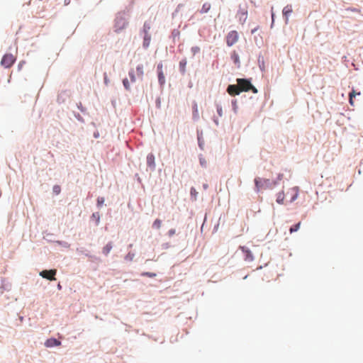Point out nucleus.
<instances>
[{
  "instance_id": "nucleus-4",
  "label": "nucleus",
  "mask_w": 363,
  "mask_h": 363,
  "mask_svg": "<svg viewBox=\"0 0 363 363\" xmlns=\"http://www.w3.org/2000/svg\"><path fill=\"white\" fill-rule=\"evenodd\" d=\"M239 39V35L237 31H230L226 36V44L228 46L231 47L235 45Z\"/></svg>"
},
{
  "instance_id": "nucleus-31",
  "label": "nucleus",
  "mask_w": 363,
  "mask_h": 363,
  "mask_svg": "<svg viewBox=\"0 0 363 363\" xmlns=\"http://www.w3.org/2000/svg\"><path fill=\"white\" fill-rule=\"evenodd\" d=\"M162 67H163L162 63H159L157 65V71H158V72H160V71H162Z\"/></svg>"
},
{
  "instance_id": "nucleus-3",
  "label": "nucleus",
  "mask_w": 363,
  "mask_h": 363,
  "mask_svg": "<svg viewBox=\"0 0 363 363\" xmlns=\"http://www.w3.org/2000/svg\"><path fill=\"white\" fill-rule=\"evenodd\" d=\"M16 61V57L12 54H6L1 59V65L5 68L11 67Z\"/></svg>"
},
{
  "instance_id": "nucleus-35",
  "label": "nucleus",
  "mask_w": 363,
  "mask_h": 363,
  "mask_svg": "<svg viewBox=\"0 0 363 363\" xmlns=\"http://www.w3.org/2000/svg\"><path fill=\"white\" fill-rule=\"evenodd\" d=\"M194 52L198 51V50H199V48H194Z\"/></svg>"
},
{
  "instance_id": "nucleus-17",
  "label": "nucleus",
  "mask_w": 363,
  "mask_h": 363,
  "mask_svg": "<svg viewBox=\"0 0 363 363\" xmlns=\"http://www.w3.org/2000/svg\"><path fill=\"white\" fill-rule=\"evenodd\" d=\"M158 81L161 85H163L165 82V78L163 71L158 72Z\"/></svg>"
},
{
  "instance_id": "nucleus-33",
  "label": "nucleus",
  "mask_w": 363,
  "mask_h": 363,
  "mask_svg": "<svg viewBox=\"0 0 363 363\" xmlns=\"http://www.w3.org/2000/svg\"><path fill=\"white\" fill-rule=\"evenodd\" d=\"M134 255H130V253L127 255L126 258L130 259V260L133 259Z\"/></svg>"
},
{
  "instance_id": "nucleus-12",
  "label": "nucleus",
  "mask_w": 363,
  "mask_h": 363,
  "mask_svg": "<svg viewBox=\"0 0 363 363\" xmlns=\"http://www.w3.org/2000/svg\"><path fill=\"white\" fill-rule=\"evenodd\" d=\"M285 194L284 191H281L277 194L276 201L279 204H284Z\"/></svg>"
},
{
  "instance_id": "nucleus-9",
  "label": "nucleus",
  "mask_w": 363,
  "mask_h": 363,
  "mask_svg": "<svg viewBox=\"0 0 363 363\" xmlns=\"http://www.w3.org/2000/svg\"><path fill=\"white\" fill-rule=\"evenodd\" d=\"M240 249L245 254L246 259H248V260H252L253 259V256L252 255L251 251L249 249H247V247H245L244 246H240Z\"/></svg>"
},
{
  "instance_id": "nucleus-32",
  "label": "nucleus",
  "mask_w": 363,
  "mask_h": 363,
  "mask_svg": "<svg viewBox=\"0 0 363 363\" xmlns=\"http://www.w3.org/2000/svg\"><path fill=\"white\" fill-rule=\"evenodd\" d=\"M93 217L96 218L97 221L99 220V215L98 213H94Z\"/></svg>"
},
{
  "instance_id": "nucleus-2",
  "label": "nucleus",
  "mask_w": 363,
  "mask_h": 363,
  "mask_svg": "<svg viewBox=\"0 0 363 363\" xmlns=\"http://www.w3.org/2000/svg\"><path fill=\"white\" fill-rule=\"evenodd\" d=\"M255 184L257 191H259L263 189L270 188L272 186V184L269 179H261L259 177L255 179Z\"/></svg>"
},
{
  "instance_id": "nucleus-7",
  "label": "nucleus",
  "mask_w": 363,
  "mask_h": 363,
  "mask_svg": "<svg viewBox=\"0 0 363 363\" xmlns=\"http://www.w3.org/2000/svg\"><path fill=\"white\" fill-rule=\"evenodd\" d=\"M228 93L230 96H235L240 94V89L238 87V85L231 84L228 86L227 89Z\"/></svg>"
},
{
  "instance_id": "nucleus-19",
  "label": "nucleus",
  "mask_w": 363,
  "mask_h": 363,
  "mask_svg": "<svg viewBox=\"0 0 363 363\" xmlns=\"http://www.w3.org/2000/svg\"><path fill=\"white\" fill-rule=\"evenodd\" d=\"M292 12V9L291 8V6H286L283 9V14L288 17V16Z\"/></svg>"
},
{
  "instance_id": "nucleus-10",
  "label": "nucleus",
  "mask_w": 363,
  "mask_h": 363,
  "mask_svg": "<svg viewBox=\"0 0 363 363\" xmlns=\"http://www.w3.org/2000/svg\"><path fill=\"white\" fill-rule=\"evenodd\" d=\"M147 165L154 169L155 167V156L152 153H150L147 155Z\"/></svg>"
},
{
  "instance_id": "nucleus-6",
  "label": "nucleus",
  "mask_w": 363,
  "mask_h": 363,
  "mask_svg": "<svg viewBox=\"0 0 363 363\" xmlns=\"http://www.w3.org/2000/svg\"><path fill=\"white\" fill-rule=\"evenodd\" d=\"M56 272V269L43 270L40 272V275L45 279L52 281L55 280V276Z\"/></svg>"
},
{
  "instance_id": "nucleus-13",
  "label": "nucleus",
  "mask_w": 363,
  "mask_h": 363,
  "mask_svg": "<svg viewBox=\"0 0 363 363\" xmlns=\"http://www.w3.org/2000/svg\"><path fill=\"white\" fill-rule=\"evenodd\" d=\"M357 95H360V92H356L354 89L349 94V102L351 106H354L353 98Z\"/></svg>"
},
{
  "instance_id": "nucleus-11",
  "label": "nucleus",
  "mask_w": 363,
  "mask_h": 363,
  "mask_svg": "<svg viewBox=\"0 0 363 363\" xmlns=\"http://www.w3.org/2000/svg\"><path fill=\"white\" fill-rule=\"evenodd\" d=\"M136 75L137 77L142 79L144 75V66L143 65H138L136 67Z\"/></svg>"
},
{
  "instance_id": "nucleus-5",
  "label": "nucleus",
  "mask_w": 363,
  "mask_h": 363,
  "mask_svg": "<svg viewBox=\"0 0 363 363\" xmlns=\"http://www.w3.org/2000/svg\"><path fill=\"white\" fill-rule=\"evenodd\" d=\"M299 189L297 186L292 187L286 191V196L289 199L290 202L294 201L298 195Z\"/></svg>"
},
{
  "instance_id": "nucleus-28",
  "label": "nucleus",
  "mask_w": 363,
  "mask_h": 363,
  "mask_svg": "<svg viewBox=\"0 0 363 363\" xmlns=\"http://www.w3.org/2000/svg\"><path fill=\"white\" fill-rule=\"evenodd\" d=\"M217 111H218V113L220 116H222L223 115V110H222V108L220 106H218L217 107Z\"/></svg>"
},
{
  "instance_id": "nucleus-16",
  "label": "nucleus",
  "mask_w": 363,
  "mask_h": 363,
  "mask_svg": "<svg viewBox=\"0 0 363 363\" xmlns=\"http://www.w3.org/2000/svg\"><path fill=\"white\" fill-rule=\"evenodd\" d=\"M301 222H298V223L292 225L289 229L290 233H293L298 231L301 227Z\"/></svg>"
},
{
  "instance_id": "nucleus-22",
  "label": "nucleus",
  "mask_w": 363,
  "mask_h": 363,
  "mask_svg": "<svg viewBox=\"0 0 363 363\" xmlns=\"http://www.w3.org/2000/svg\"><path fill=\"white\" fill-rule=\"evenodd\" d=\"M141 275L143 276V277H147L153 278V277H155L157 274L155 273H153V272H143L141 274Z\"/></svg>"
},
{
  "instance_id": "nucleus-20",
  "label": "nucleus",
  "mask_w": 363,
  "mask_h": 363,
  "mask_svg": "<svg viewBox=\"0 0 363 363\" xmlns=\"http://www.w3.org/2000/svg\"><path fill=\"white\" fill-rule=\"evenodd\" d=\"M161 225L162 220L160 219H156L152 224V227L157 229H160L161 228Z\"/></svg>"
},
{
  "instance_id": "nucleus-1",
  "label": "nucleus",
  "mask_w": 363,
  "mask_h": 363,
  "mask_svg": "<svg viewBox=\"0 0 363 363\" xmlns=\"http://www.w3.org/2000/svg\"><path fill=\"white\" fill-rule=\"evenodd\" d=\"M237 83L239 89H240V92L248 91L250 90H252L253 93L257 92V89L251 84L248 79H238Z\"/></svg>"
},
{
  "instance_id": "nucleus-8",
  "label": "nucleus",
  "mask_w": 363,
  "mask_h": 363,
  "mask_svg": "<svg viewBox=\"0 0 363 363\" xmlns=\"http://www.w3.org/2000/svg\"><path fill=\"white\" fill-rule=\"evenodd\" d=\"M60 345H61V342L55 338L48 339L46 340V342H45V345L47 347H52L54 346H60Z\"/></svg>"
},
{
  "instance_id": "nucleus-18",
  "label": "nucleus",
  "mask_w": 363,
  "mask_h": 363,
  "mask_svg": "<svg viewBox=\"0 0 363 363\" xmlns=\"http://www.w3.org/2000/svg\"><path fill=\"white\" fill-rule=\"evenodd\" d=\"M145 29H146L145 26ZM145 32L147 33V30H145ZM150 37L148 35L147 33H146L145 38H144V43H143L144 47H146V48L148 47L149 43H150Z\"/></svg>"
},
{
  "instance_id": "nucleus-26",
  "label": "nucleus",
  "mask_w": 363,
  "mask_h": 363,
  "mask_svg": "<svg viewBox=\"0 0 363 363\" xmlns=\"http://www.w3.org/2000/svg\"><path fill=\"white\" fill-rule=\"evenodd\" d=\"M123 84L127 90H130V84L128 79H124L123 80Z\"/></svg>"
},
{
  "instance_id": "nucleus-14",
  "label": "nucleus",
  "mask_w": 363,
  "mask_h": 363,
  "mask_svg": "<svg viewBox=\"0 0 363 363\" xmlns=\"http://www.w3.org/2000/svg\"><path fill=\"white\" fill-rule=\"evenodd\" d=\"M112 247H113L112 243L108 242L103 247V250H102L103 253L105 255H108L109 254V252H111Z\"/></svg>"
},
{
  "instance_id": "nucleus-21",
  "label": "nucleus",
  "mask_w": 363,
  "mask_h": 363,
  "mask_svg": "<svg viewBox=\"0 0 363 363\" xmlns=\"http://www.w3.org/2000/svg\"><path fill=\"white\" fill-rule=\"evenodd\" d=\"M186 65V60H183L182 61H180V62H179V67H180L181 72H183V73L185 72Z\"/></svg>"
},
{
  "instance_id": "nucleus-25",
  "label": "nucleus",
  "mask_w": 363,
  "mask_h": 363,
  "mask_svg": "<svg viewBox=\"0 0 363 363\" xmlns=\"http://www.w3.org/2000/svg\"><path fill=\"white\" fill-rule=\"evenodd\" d=\"M104 201H105V199L104 197H99L97 199V206L99 207H101L104 204Z\"/></svg>"
},
{
  "instance_id": "nucleus-30",
  "label": "nucleus",
  "mask_w": 363,
  "mask_h": 363,
  "mask_svg": "<svg viewBox=\"0 0 363 363\" xmlns=\"http://www.w3.org/2000/svg\"><path fill=\"white\" fill-rule=\"evenodd\" d=\"M108 82H109V80L108 79L107 74L105 73L104 74V83L106 85H108Z\"/></svg>"
},
{
  "instance_id": "nucleus-15",
  "label": "nucleus",
  "mask_w": 363,
  "mask_h": 363,
  "mask_svg": "<svg viewBox=\"0 0 363 363\" xmlns=\"http://www.w3.org/2000/svg\"><path fill=\"white\" fill-rule=\"evenodd\" d=\"M211 4L210 3H204L202 6V8L201 9V13H207L211 9Z\"/></svg>"
},
{
  "instance_id": "nucleus-24",
  "label": "nucleus",
  "mask_w": 363,
  "mask_h": 363,
  "mask_svg": "<svg viewBox=\"0 0 363 363\" xmlns=\"http://www.w3.org/2000/svg\"><path fill=\"white\" fill-rule=\"evenodd\" d=\"M52 190H53V192H54L56 195H57V194H59L60 193V191H61V188H60V186H58V185H55V186H53Z\"/></svg>"
},
{
  "instance_id": "nucleus-34",
  "label": "nucleus",
  "mask_w": 363,
  "mask_h": 363,
  "mask_svg": "<svg viewBox=\"0 0 363 363\" xmlns=\"http://www.w3.org/2000/svg\"><path fill=\"white\" fill-rule=\"evenodd\" d=\"M234 60H235V62L239 61L238 57L237 55H235V57Z\"/></svg>"
},
{
  "instance_id": "nucleus-23",
  "label": "nucleus",
  "mask_w": 363,
  "mask_h": 363,
  "mask_svg": "<svg viewBox=\"0 0 363 363\" xmlns=\"http://www.w3.org/2000/svg\"><path fill=\"white\" fill-rule=\"evenodd\" d=\"M129 76L130 77V80L132 82H135L136 79H135V72L133 70H130L129 72Z\"/></svg>"
},
{
  "instance_id": "nucleus-29",
  "label": "nucleus",
  "mask_w": 363,
  "mask_h": 363,
  "mask_svg": "<svg viewBox=\"0 0 363 363\" xmlns=\"http://www.w3.org/2000/svg\"><path fill=\"white\" fill-rule=\"evenodd\" d=\"M176 231L174 229H170L169 231H168V235L169 236H172L175 234Z\"/></svg>"
},
{
  "instance_id": "nucleus-27",
  "label": "nucleus",
  "mask_w": 363,
  "mask_h": 363,
  "mask_svg": "<svg viewBox=\"0 0 363 363\" xmlns=\"http://www.w3.org/2000/svg\"><path fill=\"white\" fill-rule=\"evenodd\" d=\"M199 162H200V164L202 167H206V164H207V162L206 160H205V158L203 157H200L199 158Z\"/></svg>"
}]
</instances>
